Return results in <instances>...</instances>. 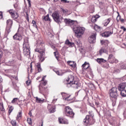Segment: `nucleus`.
<instances>
[{
	"label": "nucleus",
	"instance_id": "5701e85b",
	"mask_svg": "<svg viewBox=\"0 0 126 126\" xmlns=\"http://www.w3.org/2000/svg\"><path fill=\"white\" fill-rule=\"evenodd\" d=\"M103 53H107V50L105 47H102L99 51V54L100 56H102Z\"/></svg>",
	"mask_w": 126,
	"mask_h": 126
},
{
	"label": "nucleus",
	"instance_id": "cd10ccee",
	"mask_svg": "<svg viewBox=\"0 0 126 126\" xmlns=\"http://www.w3.org/2000/svg\"><path fill=\"white\" fill-rule=\"evenodd\" d=\"M59 122L60 124H64L65 125H67L68 124V121L67 120H65V119H59Z\"/></svg>",
	"mask_w": 126,
	"mask_h": 126
},
{
	"label": "nucleus",
	"instance_id": "c756f323",
	"mask_svg": "<svg viewBox=\"0 0 126 126\" xmlns=\"http://www.w3.org/2000/svg\"><path fill=\"white\" fill-rule=\"evenodd\" d=\"M94 30H95V31H97V32H100V31L102 30V28H101V27H99L97 25H95L94 27Z\"/></svg>",
	"mask_w": 126,
	"mask_h": 126
},
{
	"label": "nucleus",
	"instance_id": "774afa93",
	"mask_svg": "<svg viewBox=\"0 0 126 126\" xmlns=\"http://www.w3.org/2000/svg\"><path fill=\"white\" fill-rule=\"evenodd\" d=\"M57 60H59V56H57V55L55 56Z\"/></svg>",
	"mask_w": 126,
	"mask_h": 126
},
{
	"label": "nucleus",
	"instance_id": "8fccbe9b",
	"mask_svg": "<svg viewBox=\"0 0 126 126\" xmlns=\"http://www.w3.org/2000/svg\"><path fill=\"white\" fill-rule=\"evenodd\" d=\"M26 18L27 19V20L29 22V16H28V14H27V16L26 17Z\"/></svg>",
	"mask_w": 126,
	"mask_h": 126
},
{
	"label": "nucleus",
	"instance_id": "72a5a7b5",
	"mask_svg": "<svg viewBox=\"0 0 126 126\" xmlns=\"http://www.w3.org/2000/svg\"><path fill=\"white\" fill-rule=\"evenodd\" d=\"M43 20L45 21H51V19L49 17V14H47L46 16L43 17Z\"/></svg>",
	"mask_w": 126,
	"mask_h": 126
},
{
	"label": "nucleus",
	"instance_id": "680f3d73",
	"mask_svg": "<svg viewBox=\"0 0 126 126\" xmlns=\"http://www.w3.org/2000/svg\"><path fill=\"white\" fill-rule=\"evenodd\" d=\"M124 116L125 118H126V111L124 112Z\"/></svg>",
	"mask_w": 126,
	"mask_h": 126
},
{
	"label": "nucleus",
	"instance_id": "3c124183",
	"mask_svg": "<svg viewBox=\"0 0 126 126\" xmlns=\"http://www.w3.org/2000/svg\"><path fill=\"white\" fill-rule=\"evenodd\" d=\"M62 10L63 13H66V12H67V10H64V9H63Z\"/></svg>",
	"mask_w": 126,
	"mask_h": 126
},
{
	"label": "nucleus",
	"instance_id": "a878e982",
	"mask_svg": "<svg viewBox=\"0 0 126 126\" xmlns=\"http://www.w3.org/2000/svg\"><path fill=\"white\" fill-rule=\"evenodd\" d=\"M36 69L38 70V72H41L42 71V68H41V63H38L36 64Z\"/></svg>",
	"mask_w": 126,
	"mask_h": 126
},
{
	"label": "nucleus",
	"instance_id": "a211bd4d",
	"mask_svg": "<svg viewBox=\"0 0 126 126\" xmlns=\"http://www.w3.org/2000/svg\"><path fill=\"white\" fill-rule=\"evenodd\" d=\"M48 83V81L47 80H45V77H43L41 80V82L39 84V86H43V87H45L46 85H47Z\"/></svg>",
	"mask_w": 126,
	"mask_h": 126
},
{
	"label": "nucleus",
	"instance_id": "9b49d317",
	"mask_svg": "<svg viewBox=\"0 0 126 126\" xmlns=\"http://www.w3.org/2000/svg\"><path fill=\"white\" fill-rule=\"evenodd\" d=\"M9 13H10L12 18L14 19H17L18 18V13L14 12V11L12 9L9 10Z\"/></svg>",
	"mask_w": 126,
	"mask_h": 126
},
{
	"label": "nucleus",
	"instance_id": "2f4dec72",
	"mask_svg": "<svg viewBox=\"0 0 126 126\" xmlns=\"http://www.w3.org/2000/svg\"><path fill=\"white\" fill-rule=\"evenodd\" d=\"M35 100L37 103H43L44 99L38 98V97H35Z\"/></svg>",
	"mask_w": 126,
	"mask_h": 126
},
{
	"label": "nucleus",
	"instance_id": "0eeeda50",
	"mask_svg": "<svg viewBox=\"0 0 126 126\" xmlns=\"http://www.w3.org/2000/svg\"><path fill=\"white\" fill-rule=\"evenodd\" d=\"M6 23L7 27L5 30V33H7V34H9V33L11 31V26H12V24L13 23L12 22V20L9 19L7 20Z\"/></svg>",
	"mask_w": 126,
	"mask_h": 126
},
{
	"label": "nucleus",
	"instance_id": "bf43d9fd",
	"mask_svg": "<svg viewBox=\"0 0 126 126\" xmlns=\"http://www.w3.org/2000/svg\"><path fill=\"white\" fill-rule=\"evenodd\" d=\"M100 43H101V45H103L104 44V43H105V41L104 40H101Z\"/></svg>",
	"mask_w": 126,
	"mask_h": 126
},
{
	"label": "nucleus",
	"instance_id": "a19ab883",
	"mask_svg": "<svg viewBox=\"0 0 126 126\" xmlns=\"http://www.w3.org/2000/svg\"><path fill=\"white\" fill-rule=\"evenodd\" d=\"M13 107L12 106H10L9 108V115H10V114H11V112H12V111H13Z\"/></svg>",
	"mask_w": 126,
	"mask_h": 126
},
{
	"label": "nucleus",
	"instance_id": "412c9836",
	"mask_svg": "<svg viewBox=\"0 0 126 126\" xmlns=\"http://www.w3.org/2000/svg\"><path fill=\"white\" fill-rule=\"evenodd\" d=\"M96 62L98 63H106L107 61L105 60L103 58H97L96 59Z\"/></svg>",
	"mask_w": 126,
	"mask_h": 126
},
{
	"label": "nucleus",
	"instance_id": "ddd939ff",
	"mask_svg": "<svg viewBox=\"0 0 126 126\" xmlns=\"http://www.w3.org/2000/svg\"><path fill=\"white\" fill-rule=\"evenodd\" d=\"M13 38L14 40H16L17 41H21L22 40V36L17 32L13 36Z\"/></svg>",
	"mask_w": 126,
	"mask_h": 126
},
{
	"label": "nucleus",
	"instance_id": "b1692460",
	"mask_svg": "<svg viewBox=\"0 0 126 126\" xmlns=\"http://www.w3.org/2000/svg\"><path fill=\"white\" fill-rule=\"evenodd\" d=\"M64 22L66 23V24H73V21L69 19H64Z\"/></svg>",
	"mask_w": 126,
	"mask_h": 126
},
{
	"label": "nucleus",
	"instance_id": "20e7f679",
	"mask_svg": "<svg viewBox=\"0 0 126 126\" xmlns=\"http://www.w3.org/2000/svg\"><path fill=\"white\" fill-rule=\"evenodd\" d=\"M64 114L67 117L72 119L74 117V113L72 111V109L69 106H66L64 109Z\"/></svg>",
	"mask_w": 126,
	"mask_h": 126
},
{
	"label": "nucleus",
	"instance_id": "f03ea898",
	"mask_svg": "<svg viewBox=\"0 0 126 126\" xmlns=\"http://www.w3.org/2000/svg\"><path fill=\"white\" fill-rule=\"evenodd\" d=\"M73 30L77 38H81L83 34H84V32H85V28L80 26L76 28H74Z\"/></svg>",
	"mask_w": 126,
	"mask_h": 126
},
{
	"label": "nucleus",
	"instance_id": "13d9d810",
	"mask_svg": "<svg viewBox=\"0 0 126 126\" xmlns=\"http://www.w3.org/2000/svg\"><path fill=\"white\" fill-rule=\"evenodd\" d=\"M115 105H116V100L112 102V105L115 106Z\"/></svg>",
	"mask_w": 126,
	"mask_h": 126
},
{
	"label": "nucleus",
	"instance_id": "052dcab7",
	"mask_svg": "<svg viewBox=\"0 0 126 126\" xmlns=\"http://www.w3.org/2000/svg\"><path fill=\"white\" fill-rule=\"evenodd\" d=\"M29 115L30 116V117H32V112H31V111H30L29 113Z\"/></svg>",
	"mask_w": 126,
	"mask_h": 126
},
{
	"label": "nucleus",
	"instance_id": "6e6d98bb",
	"mask_svg": "<svg viewBox=\"0 0 126 126\" xmlns=\"http://www.w3.org/2000/svg\"><path fill=\"white\" fill-rule=\"evenodd\" d=\"M57 101V99H54L53 100L52 102L55 104L56 103V101Z\"/></svg>",
	"mask_w": 126,
	"mask_h": 126
},
{
	"label": "nucleus",
	"instance_id": "473e14b6",
	"mask_svg": "<svg viewBox=\"0 0 126 126\" xmlns=\"http://www.w3.org/2000/svg\"><path fill=\"white\" fill-rule=\"evenodd\" d=\"M120 91V94L122 97H126V90H122Z\"/></svg>",
	"mask_w": 126,
	"mask_h": 126
},
{
	"label": "nucleus",
	"instance_id": "603ef678",
	"mask_svg": "<svg viewBox=\"0 0 126 126\" xmlns=\"http://www.w3.org/2000/svg\"><path fill=\"white\" fill-rule=\"evenodd\" d=\"M2 18V12H0V19Z\"/></svg>",
	"mask_w": 126,
	"mask_h": 126
},
{
	"label": "nucleus",
	"instance_id": "49530a36",
	"mask_svg": "<svg viewBox=\"0 0 126 126\" xmlns=\"http://www.w3.org/2000/svg\"><path fill=\"white\" fill-rule=\"evenodd\" d=\"M95 106H96L97 108H99V107H100V103H99L97 101H95Z\"/></svg>",
	"mask_w": 126,
	"mask_h": 126
},
{
	"label": "nucleus",
	"instance_id": "f704fd0d",
	"mask_svg": "<svg viewBox=\"0 0 126 126\" xmlns=\"http://www.w3.org/2000/svg\"><path fill=\"white\" fill-rule=\"evenodd\" d=\"M11 124L12 126H17V123L16 120H12L11 121Z\"/></svg>",
	"mask_w": 126,
	"mask_h": 126
},
{
	"label": "nucleus",
	"instance_id": "39448f33",
	"mask_svg": "<svg viewBox=\"0 0 126 126\" xmlns=\"http://www.w3.org/2000/svg\"><path fill=\"white\" fill-rule=\"evenodd\" d=\"M84 123L88 126H92L95 123V120L91 116L87 115L86 118L84 120Z\"/></svg>",
	"mask_w": 126,
	"mask_h": 126
},
{
	"label": "nucleus",
	"instance_id": "a18cd8bd",
	"mask_svg": "<svg viewBox=\"0 0 126 126\" xmlns=\"http://www.w3.org/2000/svg\"><path fill=\"white\" fill-rule=\"evenodd\" d=\"M55 71L58 75H63V73L60 72L59 70H55Z\"/></svg>",
	"mask_w": 126,
	"mask_h": 126
},
{
	"label": "nucleus",
	"instance_id": "79ce46f5",
	"mask_svg": "<svg viewBox=\"0 0 126 126\" xmlns=\"http://www.w3.org/2000/svg\"><path fill=\"white\" fill-rule=\"evenodd\" d=\"M27 122L29 125H32V119L31 118H28Z\"/></svg>",
	"mask_w": 126,
	"mask_h": 126
},
{
	"label": "nucleus",
	"instance_id": "9d476101",
	"mask_svg": "<svg viewBox=\"0 0 126 126\" xmlns=\"http://www.w3.org/2000/svg\"><path fill=\"white\" fill-rule=\"evenodd\" d=\"M97 34L96 33H93L91 36L88 38V40L90 44H93L96 42V35Z\"/></svg>",
	"mask_w": 126,
	"mask_h": 126
},
{
	"label": "nucleus",
	"instance_id": "f3484780",
	"mask_svg": "<svg viewBox=\"0 0 126 126\" xmlns=\"http://www.w3.org/2000/svg\"><path fill=\"white\" fill-rule=\"evenodd\" d=\"M67 63L71 66V67H72L73 68H75L76 67V63L73 61H67Z\"/></svg>",
	"mask_w": 126,
	"mask_h": 126
},
{
	"label": "nucleus",
	"instance_id": "423d86ee",
	"mask_svg": "<svg viewBox=\"0 0 126 126\" xmlns=\"http://www.w3.org/2000/svg\"><path fill=\"white\" fill-rule=\"evenodd\" d=\"M109 95L110 97L112 98H114L115 100H117V98H118V91L116 87L112 88L109 91Z\"/></svg>",
	"mask_w": 126,
	"mask_h": 126
},
{
	"label": "nucleus",
	"instance_id": "6ab92c4d",
	"mask_svg": "<svg viewBox=\"0 0 126 126\" xmlns=\"http://www.w3.org/2000/svg\"><path fill=\"white\" fill-rule=\"evenodd\" d=\"M62 95L63 94H64V96H65V100L66 101H71L73 99V97H71V95H69V96H67V94H65V93H62Z\"/></svg>",
	"mask_w": 126,
	"mask_h": 126
},
{
	"label": "nucleus",
	"instance_id": "4d7b16f0",
	"mask_svg": "<svg viewBox=\"0 0 126 126\" xmlns=\"http://www.w3.org/2000/svg\"><path fill=\"white\" fill-rule=\"evenodd\" d=\"M26 84L27 85H30V82H29L28 81H26Z\"/></svg>",
	"mask_w": 126,
	"mask_h": 126
},
{
	"label": "nucleus",
	"instance_id": "c03bdc74",
	"mask_svg": "<svg viewBox=\"0 0 126 126\" xmlns=\"http://www.w3.org/2000/svg\"><path fill=\"white\" fill-rule=\"evenodd\" d=\"M72 83H70V82H67V87H72Z\"/></svg>",
	"mask_w": 126,
	"mask_h": 126
},
{
	"label": "nucleus",
	"instance_id": "0e129e2a",
	"mask_svg": "<svg viewBox=\"0 0 126 126\" xmlns=\"http://www.w3.org/2000/svg\"><path fill=\"white\" fill-rule=\"evenodd\" d=\"M0 107H3V103H0Z\"/></svg>",
	"mask_w": 126,
	"mask_h": 126
},
{
	"label": "nucleus",
	"instance_id": "4be33fe9",
	"mask_svg": "<svg viewBox=\"0 0 126 126\" xmlns=\"http://www.w3.org/2000/svg\"><path fill=\"white\" fill-rule=\"evenodd\" d=\"M73 80H74V77L72 75H69L67 80V82L72 83L74 81Z\"/></svg>",
	"mask_w": 126,
	"mask_h": 126
},
{
	"label": "nucleus",
	"instance_id": "e433bc0d",
	"mask_svg": "<svg viewBox=\"0 0 126 126\" xmlns=\"http://www.w3.org/2000/svg\"><path fill=\"white\" fill-rule=\"evenodd\" d=\"M63 3H68L69 1H67L66 0H60ZM54 1H59V0H54Z\"/></svg>",
	"mask_w": 126,
	"mask_h": 126
},
{
	"label": "nucleus",
	"instance_id": "e2e57ef3",
	"mask_svg": "<svg viewBox=\"0 0 126 126\" xmlns=\"http://www.w3.org/2000/svg\"><path fill=\"white\" fill-rule=\"evenodd\" d=\"M51 47H52V49H54V50H56V47L55 46L52 45Z\"/></svg>",
	"mask_w": 126,
	"mask_h": 126
},
{
	"label": "nucleus",
	"instance_id": "c85d7f7f",
	"mask_svg": "<svg viewBox=\"0 0 126 126\" xmlns=\"http://www.w3.org/2000/svg\"><path fill=\"white\" fill-rule=\"evenodd\" d=\"M117 13H118V15L116 18L117 21L119 22L120 20V21L122 23L125 22V20L123 18H121V16H120V13H119V12H117Z\"/></svg>",
	"mask_w": 126,
	"mask_h": 126
},
{
	"label": "nucleus",
	"instance_id": "dca6fc26",
	"mask_svg": "<svg viewBox=\"0 0 126 126\" xmlns=\"http://www.w3.org/2000/svg\"><path fill=\"white\" fill-rule=\"evenodd\" d=\"M126 83H121L118 86V90L122 91L126 89Z\"/></svg>",
	"mask_w": 126,
	"mask_h": 126
},
{
	"label": "nucleus",
	"instance_id": "393cba45",
	"mask_svg": "<svg viewBox=\"0 0 126 126\" xmlns=\"http://www.w3.org/2000/svg\"><path fill=\"white\" fill-rule=\"evenodd\" d=\"M98 18H99V15H96L93 16L91 19L92 22H93V23L96 22Z\"/></svg>",
	"mask_w": 126,
	"mask_h": 126
},
{
	"label": "nucleus",
	"instance_id": "6e6552de",
	"mask_svg": "<svg viewBox=\"0 0 126 126\" xmlns=\"http://www.w3.org/2000/svg\"><path fill=\"white\" fill-rule=\"evenodd\" d=\"M107 61L109 63H119V60L116 59L112 54L109 55Z\"/></svg>",
	"mask_w": 126,
	"mask_h": 126
},
{
	"label": "nucleus",
	"instance_id": "7c9ffc66",
	"mask_svg": "<svg viewBox=\"0 0 126 126\" xmlns=\"http://www.w3.org/2000/svg\"><path fill=\"white\" fill-rule=\"evenodd\" d=\"M21 117H22V115L21 111H20L19 112L17 116L16 121H17V122H19V121H20L21 119Z\"/></svg>",
	"mask_w": 126,
	"mask_h": 126
},
{
	"label": "nucleus",
	"instance_id": "4c0bfd02",
	"mask_svg": "<svg viewBox=\"0 0 126 126\" xmlns=\"http://www.w3.org/2000/svg\"><path fill=\"white\" fill-rule=\"evenodd\" d=\"M18 100L19 98L17 97L13 98V100L11 101L12 104H15V103H16Z\"/></svg>",
	"mask_w": 126,
	"mask_h": 126
},
{
	"label": "nucleus",
	"instance_id": "5fc2aeb1",
	"mask_svg": "<svg viewBox=\"0 0 126 126\" xmlns=\"http://www.w3.org/2000/svg\"><path fill=\"white\" fill-rule=\"evenodd\" d=\"M2 82V78L0 76V83Z\"/></svg>",
	"mask_w": 126,
	"mask_h": 126
},
{
	"label": "nucleus",
	"instance_id": "2eb2a0df",
	"mask_svg": "<svg viewBox=\"0 0 126 126\" xmlns=\"http://www.w3.org/2000/svg\"><path fill=\"white\" fill-rule=\"evenodd\" d=\"M112 34H113V32H105L101 33V36L104 38H108V37L111 36Z\"/></svg>",
	"mask_w": 126,
	"mask_h": 126
},
{
	"label": "nucleus",
	"instance_id": "1a4fd4ad",
	"mask_svg": "<svg viewBox=\"0 0 126 126\" xmlns=\"http://www.w3.org/2000/svg\"><path fill=\"white\" fill-rule=\"evenodd\" d=\"M39 91L41 94L45 95V94H47V93H48V90L47 87L39 86Z\"/></svg>",
	"mask_w": 126,
	"mask_h": 126
},
{
	"label": "nucleus",
	"instance_id": "aec40b11",
	"mask_svg": "<svg viewBox=\"0 0 126 126\" xmlns=\"http://www.w3.org/2000/svg\"><path fill=\"white\" fill-rule=\"evenodd\" d=\"M82 69L83 70H85V69H87L89 68V66H90V65L89 63H87V62H85L83 65H82Z\"/></svg>",
	"mask_w": 126,
	"mask_h": 126
},
{
	"label": "nucleus",
	"instance_id": "7ed1b4c3",
	"mask_svg": "<svg viewBox=\"0 0 126 126\" xmlns=\"http://www.w3.org/2000/svg\"><path fill=\"white\" fill-rule=\"evenodd\" d=\"M52 16L55 22L58 24H61L63 20V17L61 16L60 14L57 11H55L53 13Z\"/></svg>",
	"mask_w": 126,
	"mask_h": 126
},
{
	"label": "nucleus",
	"instance_id": "4468645a",
	"mask_svg": "<svg viewBox=\"0 0 126 126\" xmlns=\"http://www.w3.org/2000/svg\"><path fill=\"white\" fill-rule=\"evenodd\" d=\"M72 87L75 88L76 89H78L79 87H80V83H79L77 81H74L72 83Z\"/></svg>",
	"mask_w": 126,
	"mask_h": 126
},
{
	"label": "nucleus",
	"instance_id": "37998d69",
	"mask_svg": "<svg viewBox=\"0 0 126 126\" xmlns=\"http://www.w3.org/2000/svg\"><path fill=\"white\" fill-rule=\"evenodd\" d=\"M32 23L33 24V26H34V27H35V28H36V29H37V24H36V22L34 20H33L32 21Z\"/></svg>",
	"mask_w": 126,
	"mask_h": 126
},
{
	"label": "nucleus",
	"instance_id": "de8ad7c7",
	"mask_svg": "<svg viewBox=\"0 0 126 126\" xmlns=\"http://www.w3.org/2000/svg\"><path fill=\"white\" fill-rule=\"evenodd\" d=\"M0 110L1 112H4L5 111L4 107L3 106H0Z\"/></svg>",
	"mask_w": 126,
	"mask_h": 126
},
{
	"label": "nucleus",
	"instance_id": "ea45409f",
	"mask_svg": "<svg viewBox=\"0 0 126 126\" xmlns=\"http://www.w3.org/2000/svg\"><path fill=\"white\" fill-rule=\"evenodd\" d=\"M35 52H37V53H39V54H42L43 53V50L37 48L35 49Z\"/></svg>",
	"mask_w": 126,
	"mask_h": 126
},
{
	"label": "nucleus",
	"instance_id": "338daca9",
	"mask_svg": "<svg viewBox=\"0 0 126 126\" xmlns=\"http://www.w3.org/2000/svg\"><path fill=\"white\" fill-rule=\"evenodd\" d=\"M30 67H31V70H32V63H31Z\"/></svg>",
	"mask_w": 126,
	"mask_h": 126
},
{
	"label": "nucleus",
	"instance_id": "f8f14e48",
	"mask_svg": "<svg viewBox=\"0 0 126 126\" xmlns=\"http://www.w3.org/2000/svg\"><path fill=\"white\" fill-rule=\"evenodd\" d=\"M47 108L50 114L55 113V112H56V107L53 106L52 104H48Z\"/></svg>",
	"mask_w": 126,
	"mask_h": 126
},
{
	"label": "nucleus",
	"instance_id": "864d4df0",
	"mask_svg": "<svg viewBox=\"0 0 126 126\" xmlns=\"http://www.w3.org/2000/svg\"><path fill=\"white\" fill-rule=\"evenodd\" d=\"M14 63V61H13V60H12V61H9L8 62V63Z\"/></svg>",
	"mask_w": 126,
	"mask_h": 126
},
{
	"label": "nucleus",
	"instance_id": "58836bf2",
	"mask_svg": "<svg viewBox=\"0 0 126 126\" xmlns=\"http://www.w3.org/2000/svg\"><path fill=\"white\" fill-rule=\"evenodd\" d=\"M76 44L79 48H81V47H82V43H81V41L79 40L76 42Z\"/></svg>",
	"mask_w": 126,
	"mask_h": 126
},
{
	"label": "nucleus",
	"instance_id": "bb28decb",
	"mask_svg": "<svg viewBox=\"0 0 126 126\" xmlns=\"http://www.w3.org/2000/svg\"><path fill=\"white\" fill-rule=\"evenodd\" d=\"M65 45L69 46V47H72V46L74 45V43L70 42L68 39L66 40L65 41Z\"/></svg>",
	"mask_w": 126,
	"mask_h": 126
},
{
	"label": "nucleus",
	"instance_id": "c9c22d12",
	"mask_svg": "<svg viewBox=\"0 0 126 126\" xmlns=\"http://www.w3.org/2000/svg\"><path fill=\"white\" fill-rule=\"evenodd\" d=\"M110 21H111V18H108L107 20H105L104 22V26H107V25L110 23Z\"/></svg>",
	"mask_w": 126,
	"mask_h": 126
},
{
	"label": "nucleus",
	"instance_id": "69168bd1",
	"mask_svg": "<svg viewBox=\"0 0 126 126\" xmlns=\"http://www.w3.org/2000/svg\"><path fill=\"white\" fill-rule=\"evenodd\" d=\"M54 54L55 55V57H56V56H57V52H54Z\"/></svg>",
	"mask_w": 126,
	"mask_h": 126
},
{
	"label": "nucleus",
	"instance_id": "f257e3e1",
	"mask_svg": "<svg viewBox=\"0 0 126 126\" xmlns=\"http://www.w3.org/2000/svg\"><path fill=\"white\" fill-rule=\"evenodd\" d=\"M23 49L25 56H26V57H30V45H29V41L27 38L24 39V43L23 44Z\"/></svg>",
	"mask_w": 126,
	"mask_h": 126
},
{
	"label": "nucleus",
	"instance_id": "09e8293b",
	"mask_svg": "<svg viewBox=\"0 0 126 126\" xmlns=\"http://www.w3.org/2000/svg\"><path fill=\"white\" fill-rule=\"evenodd\" d=\"M121 29L123 30L124 32H125V31H126V28H125V27H124V26H121Z\"/></svg>",
	"mask_w": 126,
	"mask_h": 126
}]
</instances>
